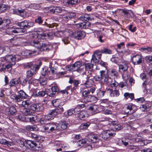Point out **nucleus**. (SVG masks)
Here are the masks:
<instances>
[{
  "label": "nucleus",
  "instance_id": "nucleus-1",
  "mask_svg": "<svg viewBox=\"0 0 152 152\" xmlns=\"http://www.w3.org/2000/svg\"><path fill=\"white\" fill-rule=\"evenodd\" d=\"M14 141L17 143V145L21 148L23 151L30 149L36 151L40 150L41 149L39 145L33 140H27L24 142L20 139H15Z\"/></svg>",
  "mask_w": 152,
  "mask_h": 152
},
{
  "label": "nucleus",
  "instance_id": "nucleus-2",
  "mask_svg": "<svg viewBox=\"0 0 152 152\" xmlns=\"http://www.w3.org/2000/svg\"><path fill=\"white\" fill-rule=\"evenodd\" d=\"M120 94L118 90H114L107 87L101 88L97 91V96L98 98H108L109 97H118Z\"/></svg>",
  "mask_w": 152,
  "mask_h": 152
},
{
  "label": "nucleus",
  "instance_id": "nucleus-3",
  "mask_svg": "<svg viewBox=\"0 0 152 152\" xmlns=\"http://www.w3.org/2000/svg\"><path fill=\"white\" fill-rule=\"evenodd\" d=\"M42 65V62L40 61L36 62L27 63L24 65L25 68H30V69L27 71L26 77L27 78L31 77L33 75L36 74L37 71L38 70Z\"/></svg>",
  "mask_w": 152,
  "mask_h": 152
},
{
  "label": "nucleus",
  "instance_id": "nucleus-4",
  "mask_svg": "<svg viewBox=\"0 0 152 152\" xmlns=\"http://www.w3.org/2000/svg\"><path fill=\"white\" fill-rule=\"evenodd\" d=\"M110 126L111 130H108L103 135L104 138L107 139L111 137L114 136L115 134V131H118L122 129L123 127L119 124L117 121H113L111 122Z\"/></svg>",
  "mask_w": 152,
  "mask_h": 152
},
{
  "label": "nucleus",
  "instance_id": "nucleus-5",
  "mask_svg": "<svg viewBox=\"0 0 152 152\" xmlns=\"http://www.w3.org/2000/svg\"><path fill=\"white\" fill-rule=\"evenodd\" d=\"M47 94L50 97H53L56 94L61 93L63 95H68L69 93L67 92L65 89L60 90L59 87L57 84H52L50 88L47 89Z\"/></svg>",
  "mask_w": 152,
  "mask_h": 152
},
{
  "label": "nucleus",
  "instance_id": "nucleus-6",
  "mask_svg": "<svg viewBox=\"0 0 152 152\" xmlns=\"http://www.w3.org/2000/svg\"><path fill=\"white\" fill-rule=\"evenodd\" d=\"M140 77L142 80L145 79L142 84V87L144 89L143 92L146 94H151L152 88L149 87L150 85L149 81V80L148 78H147L146 74L144 73H141L140 75Z\"/></svg>",
  "mask_w": 152,
  "mask_h": 152
},
{
  "label": "nucleus",
  "instance_id": "nucleus-7",
  "mask_svg": "<svg viewBox=\"0 0 152 152\" xmlns=\"http://www.w3.org/2000/svg\"><path fill=\"white\" fill-rule=\"evenodd\" d=\"M4 58L6 61L9 63L8 64H10L11 66L14 65L16 61H18L21 59V56L17 54L7 55Z\"/></svg>",
  "mask_w": 152,
  "mask_h": 152
},
{
  "label": "nucleus",
  "instance_id": "nucleus-8",
  "mask_svg": "<svg viewBox=\"0 0 152 152\" xmlns=\"http://www.w3.org/2000/svg\"><path fill=\"white\" fill-rule=\"evenodd\" d=\"M133 64L134 65H140L144 62V58L141 54H137L133 56L131 58Z\"/></svg>",
  "mask_w": 152,
  "mask_h": 152
},
{
  "label": "nucleus",
  "instance_id": "nucleus-9",
  "mask_svg": "<svg viewBox=\"0 0 152 152\" xmlns=\"http://www.w3.org/2000/svg\"><path fill=\"white\" fill-rule=\"evenodd\" d=\"M123 109L126 114L132 113L135 112L137 110V106L132 103H128L124 106Z\"/></svg>",
  "mask_w": 152,
  "mask_h": 152
},
{
  "label": "nucleus",
  "instance_id": "nucleus-10",
  "mask_svg": "<svg viewBox=\"0 0 152 152\" xmlns=\"http://www.w3.org/2000/svg\"><path fill=\"white\" fill-rule=\"evenodd\" d=\"M68 83L72 84V89L74 90L75 93L77 92V90L79 89L80 86L79 85H80L81 84L80 80H76L71 77L69 78Z\"/></svg>",
  "mask_w": 152,
  "mask_h": 152
},
{
  "label": "nucleus",
  "instance_id": "nucleus-11",
  "mask_svg": "<svg viewBox=\"0 0 152 152\" xmlns=\"http://www.w3.org/2000/svg\"><path fill=\"white\" fill-rule=\"evenodd\" d=\"M86 79V80L85 82L80 84L82 87L83 86H85L86 88H89L92 87L94 84V81L92 78L91 75V74L87 75Z\"/></svg>",
  "mask_w": 152,
  "mask_h": 152
},
{
  "label": "nucleus",
  "instance_id": "nucleus-12",
  "mask_svg": "<svg viewBox=\"0 0 152 152\" xmlns=\"http://www.w3.org/2000/svg\"><path fill=\"white\" fill-rule=\"evenodd\" d=\"M56 123L51 122L46 124L44 126V129L49 133H51L57 129Z\"/></svg>",
  "mask_w": 152,
  "mask_h": 152
},
{
  "label": "nucleus",
  "instance_id": "nucleus-13",
  "mask_svg": "<svg viewBox=\"0 0 152 152\" xmlns=\"http://www.w3.org/2000/svg\"><path fill=\"white\" fill-rule=\"evenodd\" d=\"M86 35V33L83 31L78 30L72 33V36L75 39L81 40L83 39Z\"/></svg>",
  "mask_w": 152,
  "mask_h": 152
},
{
  "label": "nucleus",
  "instance_id": "nucleus-14",
  "mask_svg": "<svg viewBox=\"0 0 152 152\" xmlns=\"http://www.w3.org/2000/svg\"><path fill=\"white\" fill-rule=\"evenodd\" d=\"M99 106L95 104H91L87 107V110L90 114L93 115L99 113Z\"/></svg>",
  "mask_w": 152,
  "mask_h": 152
},
{
  "label": "nucleus",
  "instance_id": "nucleus-15",
  "mask_svg": "<svg viewBox=\"0 0 152 152\" xmlns=\"http://www.w3.org/2000/svg\"><path fill=\"white\" fill-rule=\"evenodd\" d=\"M142 112L152 111V103H151L147 101L141 105L140 107Z\"/></svg>",
  "mask_w": 152,
  "mask_h": 152
},
{
  "label": "nucleus",
  "instance_id": "nucleus-16",
  "mask_svg": "<svg viewBox=\"0 0 152 152\" xmlns=\"http://www.w3.org/2000/svg\"><path fill=\"white\" fill-rule=\"evenodd\" d=\"M64 111L63 108L60 105L58 106L56 109L50 110V115L51 114L54 118L56 115L62 113Z\"/></svg>",
  "mask_w": 152,
  "mask_h": 152
},
{
  "label": "nucleus",
  "instance_id": "nucleus-17",
  "mask_svg": "<svg viewBox=\"0 0 152 152\" xmlns=\"http://www.w3.org/2000/svg\"><path fill=\"white\" fill-rule=\"evenodd\" d=\"M77 18L79 20L86 22H89L94 19L93 14H85Z\"/></svg>",
  "mask_w": 152,
  "mask_h": 152
},
{
  "label": "nucleus",
  "instance_id": "nucleus-18",
  "mask_svg": "<svg viewBox=\"0 0 152 152\" xmlns=\"http://www.w3.org/2000/svg\"><path fill=\"white\" fill-rule=\"evenodd\" d=\"M24 120L27 122H31L33 124L37 123L39 121L38 117L35 115H29L25 117Z\"/></svg>",
  "mask_w": 152,
  "mask_h": 152
},
{
  "label": "nucleus",
  "instance_id": "nucleus-19",
  "mask_svg": "<svg viewBox=\"0 0 152 152\" xmlns=\"http://www.w3.org/2000/svg\"><path fill=\"white\" fill-rule=\"evenodd\" d=\"M53 118L51 114L50 115V111H49L47 115H42L40 118L39 120L40 123L41 124H44L47 121L51 120Z\"/></svg>",
  "mask_w": 152,
  "mask_h": 152
},
{
  "label": "nucleus",
  "instance_id": "nucleus-20",
  "mask_svg": "<svg viewBox=\"0 0 152 152\" xmlns=\"http://www.w3.org/2000/svg\"><path fill=\"white\" fill-rule=\"evenodd\" d=\"M87 140L92 143H96L99 141L98 135L95 134L91 133L87 136Z\"/></svg>",
  "mask_w": 152,
  "mask_h": 152
},
{
  "label": "nucleus",
  "instance_id": "nucleus-21",
  "mask_svg": "<svg viewBox=\"0 0 152 152\" xmlns=\"http://www.w3.org/2000/svg\"><path fill=\"white\" fill-rule=\"evenodd\" d=\"M100 76L102 79H104V82L110 83L111 82V78L109 77L108 75L106 73L105 70H101L100 71Z\"/></svg>",
  "mask_w": 152,
  "mask_h": 152
},
{
  "label": "nucleus",
  "instance_id": "nucleus-22",
  "mask_svg": "<svg viewBox=\"0 0 152 152\" xmlns=\"http://www.w3.org/2000/svg\"><path fill=\"white\" fill-rule=\"evenodd\" d=\"M52 48V46L49 44L42 43L40 46L39 51H48Z\"/></svg>",
  "mask_w": 152,
  "mask_h": 152
},
{
  "label": "nucleus",
  "instance_id": "nucleus-23",
  "mask_svg": "<svg viewBox=\"0 0 152 152\" xmlns=\"http://www.w3.org/2000/svg\"><path fill=\"white\" fill-rule=\"evenodd\" d=\"M128 67L129 66L127 63H125L122 64H120L118 66L119 72L123 75L124 72L128 70Z\"/></svg>",
  "mask_w": 152,
  "mask_h": 152
},
{
  "label": "nucleus",
  "instance_id": "nucleus-24",
  "mask_svg": "<svg viewBox=\"0 0 152 152\" xmlns=\"http://www.w3.org/2000/svg\"><path fill=\"white\" fill-rule=\"evenodd\" d=\"M81 63L80 61H76L70 66V69L74 71H77L78 72H80L79 68L81 67Z\"/></svg>",
  "mask_w": 152,
  "mask_h": 152
},
{
  "label": "nucleus",
  "instance_id": "nucleus-25",
  "mask_svg": "<svg viewBox=\"0 0 152 152\" xmlns=\"http://www.w3.org/2000/svg\"><path fill=\"white\" fill-rule=\"evenodd\" d=\"M107 73L109 76L112 77L117 78L118 75V72L116 69H110L107 70Z\"/></svg>",
  "mask_w": 152,
  "mask_h": 152
},
{
  "label": "nucleus",
  "instance_id": "nucleus-26",
  "mask_svg": "<svg viewBox=\"0 0 152 152\" xmlns=\"http://www.w3.org/2000/svg\"><path fill=\"white\" fill-rule=\"evenodd\" d=\"M91 23L89 22H84L83 23H79L76 25L77 28L81 29H86L90 26Z\"/></svg>",
  "mask_w": 152,
  "mask_h": 152
},
{
  "label": "nucleus",
  "instance_id": "nucleus-27",
  "mask_svg": "<svg viewBox=\"0 0 152 152\" xmlns=\"http://www.w3.org/2000/svg\"><path fill=\"white\" fill-rule=\"evenodd\" d=\"M144 119L147 124L152 123V111L149 112L148 113L145 115L144 117Z\"/></svg>",
  "mask_w": 152,
  "mask_h": 152
},
{
  "label": "nucleus",
  "instance_id": "nucleus-28",
  "mask_svg": "<svg viewBox=\"0 0 152 152\" xmlns=\"http://www.w3.org/2000/svg\"><path fill=\"white\" fill-rule=\"evenodd\" d=\"M129 140L127 138H123L119 140L118 143L119 145L128 147L130 145L129 144Z\"/></svg>",
  "mask_w": 152,
  "mask_h": 152
},
{
  "label": "nucleus",
  "instance_id": "nucleus-29",
  "mask_svg": "<svg viewBox=\"0 0 152 152\" xmlns=\"http://www.w3.org/2000/svg\"><path fill=\"white\" fill-rule=\"evenodd\" d=\"M26 7L27 8L37 10L39 9L41 6L39 4L30 3L26 4Z\"/></svg>",
  "mask_w": 152,
  "mask_h": 152
},
{
  "label": "nucleus",
  "instance_id": "nucleus-30",
  "mask_svg": "<svg viewBox=\"0 0 152 152\" xmlns=\"http://www.w3.org/2000/svg\"><path fill=\"white\" fill-rule=\"evenodd\" d=\"M49 11L51 13L56 14L61 13L62 11V9L60 7L56 6L50 9Z\"/></svg>",
  "mask_w": 152,
  "mask_h": 152
},
{
  "label": "nucleus",
  "instance_id": "nucleus-31",
  "mask_svg": "<svg viewBox=\"0 0 152 152\" xmlns=\"http://www.w3.org/2000/svg\"><path fill=\"white\" fill-rule=\"evenodd\" d=\"M12 66L10 64H4L0 63V72L5 71L6 70H10Z\"/></svg>",
  "mask_w": 152,
  "mask_h": 152
},
{
  "label": "nucleus",
  "instance_id": "nucleus-32",
  "mask_svg": "<svg viewBox=\"0 0 152 152\" xmlns=\"http://www.w3.org/2000/svg\"><path fill=\"white\" fill-rule=\"evenodd\" d=\"M28 135L29 136L31 137L32 138L36 141L37 142H36L35 141H33L35 142L37 144V145H38V144H39V141L41 139V138L40 136L32 133H29ZM38 145H39V146L40 145L39 144H38Z\"/></svg>",
  "mask_w": 152,
  "mask_h": 152
},
{
  "label": "nucleus",
  "instance_id": "nucleus-33",
  "mask_svg": "<svg viewBox=\"0 0 152 152\" xmlns=\"http://www.w3.org/2000/svg\"><path fill=\"white\" fill-rule=\"evenodd\" d=\"M15 34H17L18 35H23L27 33V30L25 28H15Z\"/></svg>",
  "mask_w": 152,
  "mask_h": 152
},
{
  "label": "nucleus",
  "instance_id": "nucleus-34",
  "mask_svg": "<svg viewBox=\"0 0 152 152\" xmlns=\"http://www.w3.org/2000/svg\"><path fill=\"white\" fill-rule=\"evenodd\" d=\"M17 94L19 96L22 100V99H28V96L22 90H21L17 92Z\"/></svg>",
  "mask_w": 152,
  "mask_h": 152
},
{
  "label": "nucleus",
  "instance_id": "nucleus-35",
  "mask_svg": "<svg viewBox=\"0 0 152 152\" xmlns=\"http://www.w3.org/2000/svg\"><path fill=\"white\" fill-rule=\"evenodd\" d=\"M76 142H77V143L78 146L84 147H87V144L86 139H81L79 140H76Z\"/></svg>",
  "mask_w": 152,
  "mask_h": 152
},
{
  "label": "nucleus",
  "instance_id": "nucleus-36",
  "mask_svg": "<svg viewBox=\"0 0 152 152\" xmlns=\"http://www.w3.org/2000/svg\"><path fill=\"white\" fill-rule=\"evenodd\" d=\"M83 100L86 102H94L96 101V98L94 96L89 94Z\"/></svg>",
  "mask_w": 152,
  "mask_h": 152
},
{
  "label": "nucleus",
  "instance_id": "nucleus-37",
  "mask_svg": "<svg viewBox=\"0 0 152 152\" xmlns=\"http://www.w3.org/2000/svg\"><path fill=\"white\" fill-rule=\"evenodd\" d=\"M30 107L33 113L34 111L38 112L42 110L41 107L38 104H33L30 106Z\"/></svg>",
  "mask_w": 152,
  "mask_h": 152
},
{
  "label": "nucleus",
  "instance_id": "nucleus-38",
  "mask_svg": "<svg viewBox=\"0 0 152 152\" xmlns=\"http://www.w3.org/2000/svg\"><path fill=\"white\" fill-rule=\"evenodd\" d=\"M19 83V81L18 78V79L15 78L12 79L10 81L9 84V86L11 87H16L18 86Z\"/></svg>",
  "mask_w": 152,
  "mask_h": 152
},
{
  "label": "nucleus",
  "instance_id": "nucleus-39",
  "mask_svg": "<svg viewBox=\"0 0 152 152\" xmlns=\"http://www.w3.org/2000/svg\"><path fill=\"white\" fill-rule=\"evenodd\" d=\"M25 53L26 54V56H28L30 57L37 55L39 53L37 50H26L25 51Z\"/></svg>",
  "mask_w": 152,
  "mask_h": 152
},
{
  "label": "nucleus",
  "instance_id": "nucleus-40",
  "mask_svg": "<svg viewBox=\"0 0 152 152\" xmlns=\"http://www.w3.org/2000/svg\"><path fill=\"white\" fill-rule=\"evenodd\" d=\"M2 28H4L7 26H9L11 24V21L10 19H4L2 18Z\"/></svg>",
  "mask_w": 152,
  "mask_h": 152
},
{
  "label": "nucleus",
  "instance_id": "nucleus-41",
  "mask_svg": "<svg viewBox=\"0 0 152 152\" xmlns=\"http://www.w3.org/2000/svg\"><path fill=\"white\" fill-rule=\"evenodd\" d=\"M47 93L45 91L43 90H40L39 91L37 90L36 92V94L35 96H39L41 97H43L46 94H47ZM48 95V94H47Z\"/></svg>",
  "mask_w": 152,
  "mask_h": 152
},
{
  "label": "nucleus",
  "instance_id": "nucleus-42",
  "mask_svg": "<svg viewBox=\"0 0 152 152\" xmlns=\"http://www.w3.org/2000/svg\"><path fill=\"white\" fill-rule=\"evenodd\" d=\"M11 52V50L8 46H5L4 48L0 47V54L7 53Z\"/></svg>",
  "mask_w": 152,
  "mask_h": 152
},
{
  "label": "nucleus",
  "instance_id": "nucleus-43",
  "mask_svg": "<svg viewBox=\"0 0 152 152\" xmlns=\"http://www.w3.org/2000/svg\"><path fill=\"white\" fill-rule=\"evenodd\" d=\"M19 96L18 94H13L11 95L10 97L13 101L16 102H19L22 101V100Z\"/></svg>",
  "mask_w": 152,
  "mask_h": 152
},
{
  "label": "nucleus",
  "instance_id": "nucleus-44",
  "mask_svg": "<svg viewBox=\"0 0 152 152\" xmlns=\"http://www.w3.org/2000/svg\"><path fill=\"white\" fill-rule=\"evenodd\" d=\"M85 66V69L86 71H91L93 69L94 65L90 63H85L83 64Z\"/></svg>",
  "mask_w": 152,
  "mask_h": 152
},
{
  "label": "nucleus",
  "instance_id": "nucleus-45",
  "mask_svg": "<svg viewBox=\"0 0 152 152\" xmlns=\"http://www.w3.org/2000/svg\"><path fill=\"white\" fill-rule=\"evenodd\" d=\"M17 25L18 26L22 27L21 28H25L27 30V25H28V21L25 20L20 22H18Z\"/></svg>",
  "mask_w": 152,
  "mask_h": 152
},
{
  "label": "nucleus",
  "instance_id": "nucleus-46",
  "mask_svg": "<svg viewBox=\"0 0 152 152\" xmlns=\"http://www.w3.org/2000/svg\"><path fill=\"white\" fill-rule=\"evenodd\" d=\"M86 115V113L85 110L81 111L77 113V116L80 120L84 118Z\"/></svg>",
  "mask_w": 152,
  "mask_h": 152
},
{
  "label": "nucleus",
  "instance_id": "nucleus-47",
  "mask_svg": "<svg viewBox=\"0 0 152 152\" xmlns=\"http://www.w3.org/2000/svg\"><path fill=\"white\" fill-rule=\"evenodd\" d=\"M8 5L3 3L0 4V14L4 12L8 9Z\"/></svg>",
  "mask_w": 152,
  "mask_h": 152
},
{
  "label": "nucleus",
  "instance_id": "nucleus-48",
  "mask_svg": "<svg viewBox=\"0 0 152 152\" xmlns=\"http://www.w3.org/2000/svg\"><path fill=\"white\" fill-rule=\"evenodd\" d=\"M31 45L39 50L40 46L41 45L40 43L38 41L33 40L31 42Z\"/></svg>",
  "mask_w": 152,
  "mask_h": 152
},
{
  "label": "nucleus",
  "instance_id": "nucleus-49",
  "mask_svg": "<svg viewBox=\"0 0 152 152\" xmlns=\"http://www.w3.org/2000/svg\"><path fill=\"white\" fill-rule=\"evenodd\" d=\"M73 114L74 115L73 108L70 109L68 110L66 112L64 113V116L66 117L67 118L69 116H71Z\"/></svg>",
  "mask_w": 152,
  "mask_h": 152
},
{
  "label": "nucleus",
  "instance_id": "nucleus-50",
  "mask_svg": "<svg viewBox=\"0 0 152 152\" xmlns=\"http://www.w3.org/2000/svg\"><path fill=\"white\" fill-rule=\"evenodd\" d=\"M22 113L24 114L26 116H28V115H30V114L33 113L32 110H31L30 108H24Z\"/></svg>",
  "mask_w": 152,
  "mask_h": 152
},
{
  "label": "nucleus",
  "instance_id": "nucleus-51",
  "mask_svg": "<svg viewBox=\"0 0 152 152\" xmlns=\"http://www.w3.org/2000/svg\"><path fill=\"white\" fill-rule=\"evenodd\" d=\"M68 124L65 121H61L59 126H60L61 130L65 129L67 127Z\"/></svg>",
  "mask_w": 152,
  "mask_h": 152
},
{
  "label": "nucleus",
  "instance_id": "nucleus-52",
  "mask_svg": "<svg viewBox=\"0 0 152 152\" xmlns=\"http://www.w3.org/2000/svg\"><path fill=\"white\" fill-rule=\"evenodd\" d=\"M39 83L42 85H45L47 83V79L45 77H40L39 79Z\"/></svg>",
  "mask_w": 152,
  "mask_h": 152
},
{
  "label": "nucleus",
  "instance_id": "nucleus-53",
  "mask_svg": "<svg viewBox=\"0 0 152 152\" xmlns=\"http://www.w3.org/2000/svg\"><path fill=\"white\" fill-rule=\"evenodd\" d=\"M16 108L13 106L10 107L9 108L8 113L10 115H13L16 112Z\"/></svg>",
  "mask_w": 152,
  "mask_h": 152
},
{
  "label": "nucleus",
  "instance_id": "nucleus-54",
  "mask_svg": "<svg viewBox=\"0 0 152 152\" xmlns=\"http://www.w3.org/2000/svg\"><path fill=\"white\" fill-rule=\"evenodd\" d=\"M124 96L127 99L130 98L132 100L134 98V95L133 93H129L128 92H126L124 94Z\"/></svg>",
  "mask_w": 152,
  "mask_h": 152
},
{
  "label": "nucleus",
  "instance_id": "nucleus-55",
  "mask_svg": "<svg viewBox=\"0 0 152 152\" xmlns=\"http://www.w3.org/2000/svg\"><path fill=\"white\" fill-rule=\"evenodd\" d=\"M112 52L111 50L106 48L101 49V52L103 54H112Z\"/></svg>",
  "mask_w": 152,
  "mask_h": 152
},
{
  "label": "nucleus",
  "instance_id": "nucleus-56",
  "mask_svg": "<svg viewBox=\"0 0 152 152\" xmlns=\"http://www.w3.org/2000/svg\"><path fill=\"white\" fill-rule=\"evenodd\" d=\"M91 123L89 121L85 122L81 124L80 126L81 129H87L91 124Z\"/></svg>",
  "mask_w": 152,
  "mask_h": 152
},
{
  "label": "nucleus",
  "instance_id": "nucleus-57",
  "mask_svg": "<svg viewBox=\"0 0 152 152\" xmlns=\"http://www.w3.org/2000/svg\"><path fill=\"white\" fill-rule=\"evenodd\" d=\"M67 3L69 5H73L77 4L80 2L79 0H67Z\"/></svg>",
  "mask_w": 152,
  "mask_h": 152
},
{
  "label": "nucleus",
  "instance_id": "nucleus-58",
  "mask_svg": "<svg viewBox=\"0 0 152 152\" xmlns=\"http://www.w3.org/2000/svg\"><path fill=\"white\" fill-rule=\"evenodd\" d=\"M19 81V83L22 86H24L26 84V83L27 82V80L26 79L22 78H18Z\"/></svg>",
  "mask_w": 152,
  "mask_h": 152
},
{
  "label": "nucleus",
  "instance_id": "nucleus-59",
  "mask_svg": "<svg viewBox=\"0 0 152 152\" xmlns=\"http://www.w3.org/2000/svg\"><path fill=\"white\" fill-rule=\"evenodd\" d=\"M15 28L13 27H7L6 29V32L9 34H12L15 33Z\"/></svg>",
  "mask_w": 152,
  "mask_h": 152
},
{
  "label": "nucleus",
  "instance_id": "nucleus-60",
  "mask_svg": "<svg viewBox=\"0 0 152 152\" xmlns=\"http://www.w3.org/2000/svg\"><path fill=\"white\" fill-rule=\"evenodd\" d=\"M110 60L112 62L117 64L119 62L120 59L118 57H115L114 56H113Z\"/></svg>",
  "mask_w": 152,
  "mask_h": 152
},
{
  "label": "nucleus",
  "instance_id": "nucleus-61",
  "mask_svg": "<svg viewBox=\"0 0 152 152\" xmlns=\"http://www.w3.org/2000/svg\"><path fill=\"white\" fill-rule=\"evenodd\" d=\"M50 72L52 74L58 75L59 74L60 72H58L57 68H54V67H50Z\"/></svg>",
  "mask_w": 152,
  "mask_h": 152
},
{
  "label": "nucleus",
  "instance_id": "nucleus-62",
  "mask_svg": "<svg viewBox=\"0 0 152 152\" xmlns=\"http://www.w3.org/2000/svg\"><path fill=\"white\" fill-rule=\"evenodd\" d=\"M59 99H54L52 101V104L53 106L55 107H57L58 106L60 105L59 102L58 101Z\"/></svg>",
  "mask_w": 152,
  "mask_h": 152
},
{
  "label": "nucleus",
  "instance_id": "nucleus-63",
  "mask_svg": "<svg viewBox=\"0 0 152 152\" xmlns=\"http://www.w3.org/2000/svg\"><path fill=\"white\" fill-rule=\"evenodd\" d=\"M90 94L89 91L88 89L83 91L82 92V98L84 99L87 96Z\"/></svg>",
  "mask_w": 152,
  "mask_h": 152
},
{
  "label": "nucleus",
  "instance_id": "nucleus-64",
  "mask_svg": "<svg viewBox=\"0 0 152 152\" xmlns=\"http://www.w3.org/2000/svg\"><path fill=\"white\" fill-rule=\"evenodd\" d=\"M34 21L36 23L41 24H42L43 22V20L42 19V17L41 16H39Z\"/></svg>",
  "mask_w": 152,
  "mask_h": 152
}]
</instances>
